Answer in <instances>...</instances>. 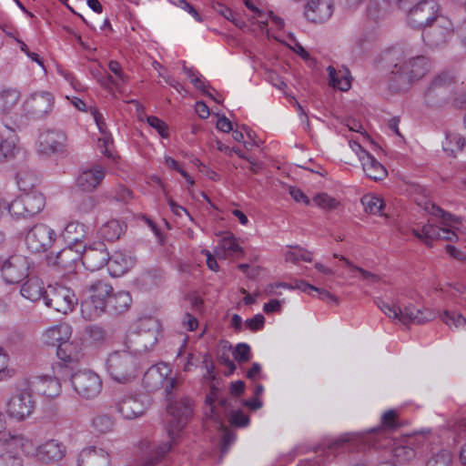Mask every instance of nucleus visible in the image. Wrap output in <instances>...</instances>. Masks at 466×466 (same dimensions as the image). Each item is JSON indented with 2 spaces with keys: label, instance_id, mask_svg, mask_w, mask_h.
<instances>
[{
  "label": "nucleus",
  "instance_id": "obj_13",
  "mask_svg": "<svg viewBox=\"0 0 466 466\" xmlns=\"http://www.w3.org/2000/svg\"><path fill=\"white\" fill-rule=\"evenodd\" d=\"M421 29L424 43L433 48L444 45L452 33L451 21L441 16Z\"/></svg>",
  "mask_w": 466,
  "mask_h": 466
},
{
  "label": "nucleus",
  "instance_id": "obj_18",
  "mask_svg": "<svg viewBox=\"0 0 466 466\" xmlns=\"http://www.w3.org/2000/svg\"><path fill=\"white\" fill-rule=\"evenodd\" d=\"M116 411L126 420H133L143 415L147 405L138 395H127L115 400Z\"/></svg>",
  "mask_w": 466,
  "mask_h": 466
},
{
  "label": "nucleus",
  "instance_id": "obj_45",
  "mask_svg": "<svg viewBox=\"0 0 466 466\" xmlns=\"http://www.w3.org/2000/svg\"><path fill=\"white\" fill-rule=\"evenodd\" d=\"M435 318V313L429 309H424L423 310H416L412 312L411 318L407 319V325L410 323L412 324H424Z\"/></svg>",
  "mask_w": 466,
  "mask_h": 466
},
{
  "label": "nucleus",
  "instance_id": "obj_1",
  "mask_svg": "<svg viewBox=\"0 0 466 466\" xmlns=\"http://www.w3.org/2000/svg\"><path fill=\"white\" fill-rule=\"evenodd\" d=\"M402 425L395 410H388L380 419V425L366 432H351V452H365L373 448L376 450L390 449V454L398 463H406L416 457L415 438L407 435L398 439L392 434Z\"/></svg>",
  "mask_w": 466,
  "mask_h": 466
},
{
  "label": "nucleus",
  "instance_id": "obj_11",
  "mask_svg": "<svg viewBox=\"0 0 466 466\" xmlns=\"http://www.w3.org/2000/svg\"><path fill=\"white\" fill-rule=\"evenodd\" d=\"M30 262L25 256L15 254L6 258L1 267V273L7 284H17L29 274Z\"/></svg>",
  "mask_w": 466,
  "mask_h": 466
},
{
  "label": "nucleus",
  "instance_id": "obj_54",
  "mask_svg": "<svg viewBox=\"0 0 466 466\" xmlns=\"http://www.w3.org/2000/svg\"><path fill=\"white\" fill-rule=\"evenodd\" d=\"M0 466H23V460L12 451H6L0 455Z\"/></svg>",
  "mask_w": 466,
  "mask_h": 466
},
{
  "label": "nucleus",
  "instance_id": "obj_26",
  "mask_svg": "<svg viewBox=\"0 0 466 466\" xmlns=\"http://www.w3.org/2000/svg\"><path fill=\"white\" fill-rule=\"evenodd\" d=\"M78 466H109V454L101 448L88 447L81 451Z\"/></svg>",
  "mask_w": 466,
  "mask_h": 466
},
{
  "label": "nucleus",
  "instance_id": "obj_49",
  "mask_svg": "<svg viewBox=\"0 0 466 466\" xmlns=\"http://www.w3.org/2000/svg\"><path fill=\"white\" fill-rule=\"evenodd\" d=\"M68 326H58L48 329L46 335L53 341H56L59 344L60 342L68 339Z\"/></svg>",
  "mask_w": 466,
  "mask_h": 466
},
{
  "label": "nucleus",
  "instance_id": "obj_33",
  "mask_svg": "<svg viewBox=\"0 0 466 466\" xmlns=\"http://www.w3.org/2000/svg\"><path fill=\"white\" fill-rule=\"evenodd\" d=\"M45 291L37 279H31L22 285L20 293L24 298L31 301H37L41 298L44 299Z\"/></svg>",
  "mask_w": 466,
  "mask_h": 466
},
{
  "label": "nucleus",
  "instance_id": "obj_41",
  "mask_svg": "<svg viewBox=\"0 0 466 466\" xmlns=\"http://www.w3.org/2000/svg\"><path fill=\"white\" fill-rule=\"evenodd\" d=\"M16 146L9 138L0 141V163L12 160L15 157Z\"/></svg>",
  "mask_w": 466,
  "mask_h": 466
},
{
  "label": "nucleus",
  "instance_id": "obj_43",
  "mask_svg": "<svg viewBox=\"0 0 466 466\" xmlns=\"http://www.w3.org/2000/svg\"><path fill=\"white\" fill-rule=\"evenodd\" d=\"M228 422L238 428L247 427L250 419L248 415H246L241 410H230L228 414H227Z\"/></svg>",
  "mask_w": 466,
  "mask_h": 466
},
{
  "label": "nucleus",
  "instance_id": "obj_8",
  "mask_svg": "<svg viewBox=\"0 0 466 466\" xmlns=\"http://www.w3.org/2000/svg\"><path fill=\"white\" fill-rule=\"evenodd\" d=\"M405 10L408 11V24L416 29L431 25V23H433L440 17V5L436 0L419 2Z\"/></svg>",
  "mask_w": 466,
  "mask_h": 466
},
{
  "label": "nucleus",
  "instance_id": "obj_61",
  "mask_svg": "<svg viewBox=\"0 0 466 466\" xmlns=\"http://www.w3.org/2000/svg\"><path fill=\"white\" fill-rule=\"evenodd\" d=\"M401 314H399L398 319L404 325H407V319H410L412 312L416 310H421L420 309L416 308L411 303L409 304H401Z\"/></svg>",
  "mask_w": 466,
  "mask_h": 466
},
{
  "label": "nucleus",
  "instance_id": "obj_20",
  "mask_svg": "<svg viewBox=\"0 0 466 466\" xmlns=\"http://www.w3.org/2000/svg\"><path fill=\"white\" fill-rule=\"evenodd\" d=\"M333 13L331 0H309L304 8V16L313 24L327 21Z\"/></svg>",
  "mask_w": 466,
  "mask_h": 466
},
{
  "label": "nucleus",
  "instance_id": "obj_9",
  "mask_svg": "<svg viewBox=\"0 0 466 466\" xmlns=\"http://www.w3.org/2000/svg\"><path fill=\"white\" fill-rule=\"evenodd\" d=\"M44 300L48 308L65 315L71 312L78 302L75 292L65 286H49L45 291Z\"/></svg>",
  "mask_w": 466,
  "mask_h": 466
},
{
  "label": "nucleus",
  "instance_id": "obj_19",
  "mask_svg": "<svg viewBox=\"0 0 466 466\" xmlns=\"http://www.w3.org/2000/svg\"><path fill=\"white\" fill-rule=\"evenodd\" d=\"M20 99V93L16 89H7L0 93V114L4 116L2 121L5 127L12 132H15L18 127L15 121H10L6 116L13 114L17 103Z\"/></svg>",
  "mask_w": 466,
  "mask_h": 466
},
{
  "label": "nucleus",
  "instance_id": "obj_35",
  "mask_svg": "<svg viewBox=\"0 0 466 466\" xmlns=\"http://www.w3.org/2000/svg\"><path fill=\"white\" fill-rule=\"evenodd\" d=\"M74 201L76 210L81 215L90 213L96 204L95 197L79 192L74 194Z\"/></svg>",
  "mask_w": 466,
  "mask_h": 466
},
{
  "label": "nucleus",
  "instance_id": "obj_6",
  "mask_svg": "<svg viewBox=\"0 0 466 466\" xmlns=\"http://www.w3.org/2000/svg\"><path fill=\"white\" fill-rule=\"evenodd\" d=\"M454 81L455 76L451 71H441L435 75L424 91V103L431 107L445 105L449 99L450 87Z\"/></svg>",
  "mask_w": 466,
  "mask_h": 466
},
{
  "label": "nucleus",
  "instance_id": "obj_48",
  "mask_svg": "<svg viewBox=\"0 0 466 466\" xmlns=\"http://www.w3.org/2000/svg\"><path fill=\"white\" fill-rule=\"evenodd\" d=\"M316 206L329 210L336 209L339 203L326 193H319L313 198Z\"/></svg>",
  "mask_w": 466,
  "mask_h": 466
},
{
  "label": "nucleus",
  "instance_id": "obj_47",
  "mask_svg": "<svg viewBox=\"0 0 466 466\" xmlns=\"http://www.w3.org/2000/svg\"><path fill=\"white\" fill-rule=\"evenodd\" d=\"M233 356L238 363L249 361L252 357L250 347L247 343L237 344L233 350Z\"/></svg>",
  "mask_w": 466,
  "mask_h": 466
},
{
  "label": "nucleus",
  "instance_id": "obj_2",
  "mask_svg": "<svg viewBox=\"0 0 466 466\" xmlns=\"http://www.w3.org/2000/svg\"><path fill=\"white\" fill-rule=\"evenodd\" d=\"M382 67L389 69V87L392 92L407 91L422 78L431 67L430 60L424 56L407 57L404 48L394 46L384 50L379 58Z\"/></svg>",
  "mask_w": 466,
  "mask_h": 466
},
{
  "label": "nucleus",
  "instance_id": "obj_36",
  "mask_svg": "<svg viewBox=\"0 0 466 466\" xmlns=\"http://www.w3.org/2000/svg\"><path fill=\"white\" fill-rule=\"evenodd\" d=\"M360 204L366 213L373 215L380 214L385 205L382 198L371 194L361 197Z\"/></svg>",
  "mask_w": 466,
  "mask_h": 466
},
{
  "label": "nucleus",
  "instance_id": "obj_62",
  "mask_svg": "<svg viewBox=\"0 0 466 466\" xmlns=\"http://www.w3.org/2000/svg\"><path fill=\"white\" fill-rule=\"evenodd\" d=\"M222 246L224 249L234 254L243 252L242 248L235 241L234 236L232 234H230V236L228 238H224Z\"/></svg>",
  "mask_w": 466,
  "mask_h": 466
},
{
  "label": "nucleus",
  "instance_id": "obj_4",
  "mask_svg": "<svg viewBox=\"0 0 466 466\" xmlns=\"http://www.w3.org/2000/svg\"><path fill=\"white\" fill-rule=\"evenodd\" d=\"M106 370L112 380L125 384L137 377L139 363L137 359L128 351H115L107 357Z\"/></svg>",
  "mask_w": 466,
  "mask_h": 466
},
{
  "label": "nucleus",
  "instance_id": "obj_12",
  "mask_svg": "<svg viewBox=\"0 0 466 466\" xmlns=\"http://www.w3.org/2000/svg\"><path fill=\"white\" fill-rule=\"evenodd\" d=\"M83 247L79 238H73L70 244L61 249L55 257H48V264L61 268L66 273L73 272L76 263L81 259V251L78 248Z\"/></svg>",
  "mask_w": 466,
  "mask_h": 466
},
{
  "label": "nucleus",
  "instance_id": "obj_16",
  "mask_svg": "<svg viewBox=\"0 0 466 466\" xmlns=\"http://www.w3.org/2000/svg\"><path fill=\"white\" fill-rule=\"evenodd\" d=\"M81 251V259L86 268L91 271H96L107 266L110 255L104 242H94L88 247L83 246Z\"/></svg>",
  "mask_w": 466,
  "mask_h": 466
},
{
  "label": "nucleus",
  "instance_id": "obj_38",
  "mask_svg": "<svg viewBox=\"0 0 466 466\" xmlns=\"http://www.w3.org/2000/svg\"><path fill=\"white\" fill-rule=\"evenodd\" d=\"M6 210L8 213L16 218H29L28 213L25 208V201L23 199L22 194L15 198L12 202H5Z\"/></svg>",
  "mask_w": 466,
  "mask_h": 466
},
{
  "label": "nucleus",
  "instance_id": "obj_46",
  "mask_svg": "<svg viewBox=\"0 0 466 466\" xmlns=\"http://www.w3.org/2000/svg\"><path fill=\"white\" fill-rule=\"evenodd\" d=\"M349 441V438L336 440L329 444H323L317 447L316 451H322L327 456L331 453L336 454L343 450L344 446Z\"/></svg>",
  "mask_w": 466,
  "mask_h": 466
},
{
  "label": "nucleus",
  "instance_id": "obj_37",
  "mask_svg": "<svg viewBox=\"0 0 466 466\" xmlns=\"http://www.w3.org/2000/svg\"><path fill=\"white\" fill-rule=\"evenodd\" d=\"M374 46V40L371 35H363L360 37L354 46L351 53L356 58H360L369 54Z\"/></svg>",
  "mask_w": 466,
  "mask_h": 466
},
{
  "label": "nucleus",
  "instance_id": "obj_32",
  "mask_svg": "<svg viewBox=\"0 0 466 466\" xmlns=\"http://www.w3.org/2000/svg\"><path fill=\"white\" fill-rule=\"evenodd\" d=\"M16 183L23 193H31L38 185L39 178L33 171L21 169L16 174Z\"/></svg>",
  "mask_w": 466,
  "mask_h": 466
},
{
  "label": "nucleus",
  "instance_id": "obj_63",
  "mask_svg": "<svg viewBox=\"0 0 466 466\" xmlns=\"http://www.w3.org/2000/svg\"><path fill=\"white\" fill-rule=\"evenodd\" d=\"M212 8L215 12L225 17L227 20L234 19V12L220 2H215L212 4Z\"/></svg>",
  "mask_w": 466,
  "mask_h": 466
},
{
  "label": "nucleus",
  "instance_id": "obj_29",
  "mask_svg": "<svg viewBox=\"0 0 466 466\" xmlns=\"http://www.w3.org/2000/svg\"><path fill=\"white\" fill-rule=\"evenodd\" d=\"M127 225L118 219H111L100 228L99 233L104 239L113 242L124 234Z\"/></svg>",
  "mask_w": 466,
  "mask_h": 466
},
{
  "label": "nucleus",
  "instance_id": "obj_15",
  "mask_svg": "<svg viewBox=\"0 0 466 466\" xmlns=\"http://www.w3.org/2000/svg\"><path fill=\"white\" fill-rule=\"evenodd\" d=\"M54 101L49 92L34 93L25 101L24 111L28 117L38 119L51 112Z\"/></svg>",
  "mask_w": 466,
  "mask_h": 466
},
{
  "label": "nucleus",
  "instance_id": "obj_52",
  "mask_svg": "<svg viewBox=\"0 0 466 466\" xmlns=\"http://www.w3.org/2000/svg\"><path fill=\"white\" fill-rule=\"evenodd\" d=\"M377 305L389 318L398 319L399 314H401V306L400 304L398 306L390 305L381 299H378Z\"/></svg>",
  "mask_w": 466,
  "mask_h": 466
},
{
  "label": "nucleus",
  "instance_id": "obj_30",
  "mask_svg": "<svg viewBox=\"0 0 466 466\" xmlns=\"http://www.w3.org/2000/svg\"><path fill=\"white\" fill-rule=\"evenodd\" d=\"M22 197L29 218L35 216L43 210L46 198L42 193L32 191L31 193H23Z\"/></svg>",
  "mask_w": 466,
  "mask_h": 466
},
{
  "label": "nucleus",
  "instance_id": "obj_17",
  "mask_svg": "<svg viewBox=\"0 0 466 466\" xmlns=\"http://www.w3.org/2000/svg\"><path fill=\"white\" fill-rule=\"evenodd\" d=\"M35 408V401L31 392L27 390L17 391L7 402L6 412L17 420H23L32 414Z\"/></svg>",
  "mask_w": 466,
  "mask_h": 466
},
{
  "label": "nucleus",
  "instance_id": "obj_3",
  "mask_svg": "<svg viewBox=\"0 0 466 466\" xmlns=\"http://www.w3.org/2000/svg\"><path fill=\"white\" fill-rule=\"evenodd\" d=\"M177 379L166 377L162 389L164 390L166 400L169 402L167 410L172 417L167 428V433L171 440H175L177 435L183 430L192 415V400L187 398L173 400V390L177 387Z\"/></svg>",
  "mask_w": 466,
  "mask_h": 466
},
{
  "label": "nucleus",
  "instance_id": "obj_28",
  "mask_svg": "<svg viewBox=\"0 0 466 466\" xmlns=\"http://www.w3.org/2000/svg\"><path fill=\"white\" fill-rule=\"evenodd\" d=\"M342 69L344 72L341 69L337 71L332 66L327 67L329 85L334 89L346 92L350 90V69L347 66H342Z\"/></svg>",
  "mask_w": 466,
  "mask_h": 466
},
{
  "label": "nucleus",
  "instance_id": "obj_50",
  "mask_svg": "<svg viewBox=\"0 0 466 466\" xmlns=\"http://www.w3.org/2000/svg\"><path fill=\"white\" fill-rule=\"evenodd\" d=\"M350 271H351V279L358 278V279L367 281L368 283H375V282L379 281V279H380L379 276H377L370 271H367L361 268H359V267L353 265L352 263H351Z\"/></svg>",
  "mask_w": 466,
  "mask_h": 466
},
{
  "label": "nucleus",
  "instance_id": "obj_21",
  "mask_svg": "<svg viewBox=\"0 0 466 466\" xmlns=\"http://www.w3.org/2000/svg\"><path fill=\"white\" fill-rule=\"evenodd\" d=\"M66 134L57 130H47L39 136V152L51 155L65 149Z\"/></svg>",
  "mask_w": 466,
  "mask_h": 466
},
{
  "label": "nucleus",
  "instance_id": "obj_10",
  "mask_svg": "<svg viewBox=\"0 0 466 466\" xmlns=\"http://www.w3.org/2000/svg\"><path fill=\"white\" fill-rule=\"evenodd\" d=\"M56 238V232L50 227L36 224L27 232L25 244L32 253H42L52 247Z\"/></svg>",
  "mask_w": 466,
  "mask_h": 466
},
{
  "label": "nucleus",
  "instance_id": "obj_57",
  "mask_svg": "<svg viewBox=\"0 0 466 466\" xmlns=\"http://www.w3.org/2000/svg\"><path fill=\"white\" fill-rule=\"evenodd\" d=\"M285 259H286V261L292 262V263H296L299 260H304V261L310 262L312 258H311V254L309 252H308L306 250L299 249V251H297V252L288 251L285 254Z\"/></svg>",
  "mask_w": 466,
  "mask_h": 466
},
{
  "label": "nucleus",
  "instance_id": "obj_31",
  "mask_svg": "<svg viewBox=\"0 0 466 466\" xmlns=\"http://www.w3.org/2000/svg\"><path fill=\"white\" fill-rule=\"evenodd\" d=\"M396 0H369L367 15L372 20L383 18L391 9Z\"/></svg>",
  "mask_w": 466,
  "mask_h": 466
},
{
  "label": "nucleus",
  "instance_id": "obj_39",
  "mask_svg": "<svg viewBox=\"0 0 466 466\" xmlns=\"http://www.w3.org/2000/svg\"><path fill=\"white\" fill-rule=\"evenodd\" d=\"M426 466H452L451 453L446 449H441L436 453H432L427 461Z\"/></svg>",
  "mask_w": 466,
  "mask_h": 466
},
{
  "label": "nucleus",
  "instance_id": "obj_42",
  "mask_svg": "<svg viewBox=\"0 0 466 466\" xmlns=\"http://www.w3.org/2000/svg\"><path fill=\"white\" fill-rule=\"evenodd\" d=\"M85 333L93 343H102L106 338V330L96 324H91L86 327Z\"/></svg>",
  "mask_w": 466,
  "mask_h": 466
},
{
  "label": "nucleus",
  "instance_id": "obj_34",
  "mask_svg": "<svg viewBox=\"0 0 466 466\" xmlns=\"http://www.w3.org/2000/svg\"><path fill=\"white\" fill-rule=\"evenodd\" d=\"M107 268L112 276L119 277L127 271L128 261L122 253L116 252L110 256Z\"/></svg>",
  "mask_w": 466,
  "mask_h": 466
},
{
  "label": "nucleus",
  "instance_id": "obj_5",
  "mask_svg": "<svg viewBox=\"0 0 466 466\" xmlns=\"http://www.w3.org/2000/svg\"><path fill=\"white\" fill-rule=\"evenodd\" d=\"M86 289L90 295L81 302V315L85 319L92 320L106 311L107 299L111 296L113 288L103 280H96Z\"/></svg>",
  "mask_w": 466,
  "mask_h": 466
},
{
  "label": "nucleus",
  "instance_id": "obj_64",
  "mask_svg": "<svg viewBox=\"0 0 466 466\" xmlns=\"http://www.w3.org/2000/svg\"><path fill=\"white\" fill-rule=\"evenodd\" d=\"M452 106L456 108L466 107V89L461 88L454 93Z\"/></svg>",
  "mask_w": 466,
  "mask_h": 466
},
{
  "label": "nucleus",
  "instance_id": "obj_23",
  "mask_svg": "<svg viewBox=\"0 0 466 466\" xmlns=\"http://www.w3.org/2000/svg\"><path fill=\"white\" fill-rule=\"evenodd\" d=\"M28 390L31 393L54 398L60 392V383L57 379L51 377H35L28 380Z\"/></svg>",
  "mask_w": 466,
  "mask_h": 466
},
{
  "label": "nucleus",
  "instance_id": "obj_24",
  "mask_svg": "<svg viewBox=\"0 0 466 466\" xmlns=\"http://www.w3.org/2000/svg\"><path fill=\"white\" fill-rule=\"evenodd\" d=\"M105 168L96 165L90 169L83 171L76 179V187L82 192H92L105 177Z\"/></svg>",
  "mask_w": 466,
  "mask_h": 466
},
{
  "label": "nucleus",
  "instance_id": "obj_27",
  "mask_svg": "<svg viewBox=\"0 0 466 466\" xmlns=\"http://www.w3.org/2000/svg\"><path fill=\"white\" fill-rule=\"evenodd\" d=\"M132 303V298L127 291H118L111 294L107 299L106 311L110 314H122L126 312Z\"/></svg>",
  "mask_w": 466,
  "mask_h": 466
},
{
  "label": "nucleus",
  "instance_id": "obj_51",
  "mask_svg": "<svg viewBox=\"0 0 466 466\" xmlns=\"http://www.w3.org/2000/svg\"><path fill=\"white\" fill-rule=\"evenodd\" d=\"M425 209L430 214L441 218L444 221H458L457 218H455L451 213L444 211L442 208H441L434 203H426Z\"/></svg>",
  "mask_w": 466,
  "mask_h": 466
},
{
  "label": "nucleus",
  "instance_id": "obj_53",
  "mask_svg": "<svg viewBox=\"0 0 466 466\" xmlns=\"http://www.w3.org/2000/svg\"><path fill=\"white\" fill-rule=\"evenodd\" d=\"M147 121L148 125L151 127L155 128L162 137H168V127L167 125L163 120H161L157 116H149L147 117Z\"/></svg>",
  "mask_w": 466,
  "mask_h": 466
},
{
  "label": "nucleus",
  "instance_id": "obj_60",
  "mask_svg": "<svg viewBox=\"0 0 466 466\" xmlns=\"http://www.w3.org/2000/svg\"><path fill=\"white\" fill-rule=\"evenodd\" d=\"M247 328L252 331H258L264 328L265 318L262 314H257L245 321Z\"/></svg>",
  "mask_w": 466,
  "mask_h": 466
},
{
  "label": "nucleus",
  "instance_id": "obj_14",
  "mask_svg": "<svg viewBox=\"0 0 466 466\" xmlns=\"http://www.w3.org/2000/svg\"><path fill=\"white\" fill-rule=\"evenodd\" d=\"M355 147H358L357 155L367 177L374 181L383 180L388 176L387 169L351 136V149L355 150Z\"/></svg>",
  "mask_w": 466,
  "mask_h": 466
},
{
  "label": "nucleus",
  "instance_id": "obj_22",
  "mask_svg": "<svg viewBox=\"0 0 466 466\" xmlns=\"http://www.w3.org/2000/svg\"><path fill=\"white\" fill-rule=\"evenodd\" d=\"M66 446L56 440H49L38 446L36 457L45 464H54L60 461L66 455Z\"/></svg>",
  "mask_w": 466,
  "mask_h": 466
},
{
  "label": "nucleus",
  "instance_id": "obj_7",
  "mask_svg": "<svg viewBox=\"0 0 466 466\" xmlns=\"http://www.w3.org/2000/svg\"><path fill=\"white\" fill-rule=\"evenodd\" d=\"M70 381L75 391L83 399L94 400L102 391L103 382L96 372L84 370L71 375Z\"/></svg>",
  "mask_w": 466,
  "mask_h": 466
},
{
  "label": "nucleus",
  "instance_id": "obj_55",
  "mask_svg": "<svg viewBox=\"0 0 466 466\" xmlns=\"http://www.w3.org/2000/svg\"><path fill=\"white\" fill-rule=\"evenodd\" d=\"M73 348L72 343L68 340H64L56 346V355L63 361H71L73 360L71 350Z\"/></svg>",
  "mask_w": 466,
  "mask_h": 466
},
{
  "label": "nucleus",
  "instance_id": "obj_58",
  "mask_svg": "<svg viewBox=\"0 0 466 466\" xmlns=\"http://www.w3.org/2000/svg\"><path fill=\"white\" fill-rule=\"evenodd\" d=\"M183 71L187 75V76L191 79L193 85L199 89L205 96L209 97H213L212 95L207 91L205 84L198 77L195 76L194 71L192 68H188L186 66H183Z\"/></svg>",
  "mask_w": 466,
  "mask_h": 466
},
{
  "label": "nucleus",
  "instance_id": "obj_59",
  "mask_svg": "<svg viewBox=\"0 0 466 466\" xmlns=\"http://www.w3.org/2000/svg\"><path fill=\"white\" fill-rule=\"evenodd\" d=\"M216 400H217V399L215 397H212V396H210L208 394L206 396V400L205 401L210 407V413H211L212 420L214 421L219 423L221 427H225L222 416L217 410V407L215 406V401Z\"/></svg>",
  "mask_w": 466,
  "mask_h": 466
},
{
  "label": "nucleus",
  "instance_id": "obj_44",
  "mask_svg": "<svg viewBox=\"0 0 466 466\" xmlns=\"http://www.w3.org/2000/svg\"><path fill=\"white\" fill-rule=\"evenodd\" d=\"M93 426L96 431L106 433L113 429L114 420L107 414L98 415L93 420Z\"/></svg>",
  "mask_w": 466,
  "mask_h": 466
},
{
  "label": "nucleus",
  "instance_id": "obj_40",
  "mask_svg": "<svg viewBox=\"0 0 466 466\" xmlns=\"http://www.w3.org/2000/svg\"><path fill=\"white\" fill-rule=\"evenodd\" d=\"M440 318L450 328H460L466 325V319L461 313L453 310H444Z\"/></svg>",
  "mask_w": 466,
  "mask_h": 466
},
{
  "label": "nucleus",
  "instance_id": "obj_56",
  "mask_svg": "<svg viewBox=\"0 0 466 466\" xmlns=\"http://www.w3.org/2000/svg\"><path fill=\"white\" fill-rule=\"evenodd\" d=\"M423 231L424 238H426V240H429V247L432 246L433 240L441 239V228L431 224H426L423 225Z\"/></svg>",
  "mask_w": 466,
  "mask_h": 466
},
{
  "label": "nucleus",
  "instance_id": "obj_25",
  "mask_svg": "<svg viewBox=\"0 0 466 466\" xmlns=\"http://www.w3.org/2000/svg\"><path fill=\"white\" fill-rule=\"evenodd\" d=\"M170 370L166 365H153L144 374L142 383L148 392L157 391L163 387Z\"/></svg>",
  "mask_w": 466,
  "mask_h": 466
}]
</instances>
